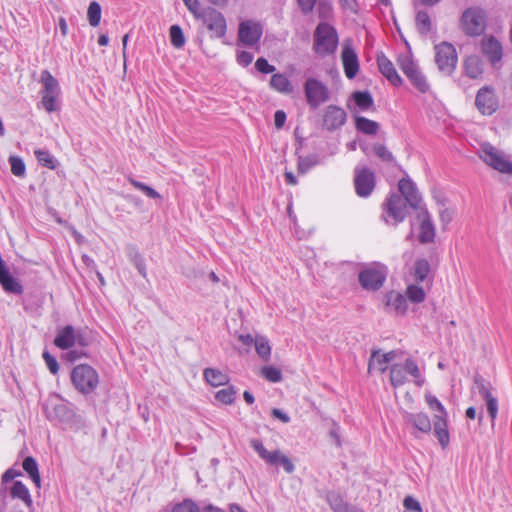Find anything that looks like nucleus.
<instances>
[{
    "instance_id": "obj_1",
    "label": "nucleus",
    "mask_w": 512,
    "mask_h": 512,
    "mask_svg": "<svg viewBox=\"0 0 512 512\" xmlns=\"http://www.w3.org/2000/svg\"><path fill=\"white\" fill-rule=\"evenodd\" d=\"M400 194L392 193L383 204V219L387 224L397 225L407 216L409 205L413 209L421 208L422 198L415 184L403 178L398 183Z\"/></svg>"
},
{
    "instance_id": "obj_2",
    "label": "nucleus",
    "mask_w": 512,
    "mask_h": 512,
    "mask_svg": "<svg viewBox=\"0 0 512 512\" xmlns=\"http://www.w3.org/2000/svg\"><path fill=\"white\" fill-rule=\"evenodd\" d=\"M425 401L429 408L436 411L433 419V432L442 448H446L450 442L447 424V411L442 403L433 395L426 394Z\"/></svg>"
},
{
    "instance_id": "obj_3",
    "label": "nucleus",
    "mask_w": 512,
    "mask_h": 512,
    "mask_svg": "<svg viewBox=\"0 0 512 512\" xmlns=\"http://www.w3.org/2000/svg\"><path fill=\"white\" fill-rule=\"evenodd\" d=\"M71 381L79 393L88 395L97 388L99 383V375L97 371L90 365L80 364L72 369Z\"/></svg>"
},
{
    "instance_id": "obj_4",
    "label": "nucleus",
    "mask_w": 512,
    "mask_h": 512,
    "mask_svg": "<svg viewBox=\"0 0 512 512\" xmlns=\"http://www.w3.org/2000/svg\"><path fill=\"white\" fill-rule=\"evenodd\" d=\"M338 45V35L334 27L320 23L314 32L313 49L320 56L333 54Z\"/></svg>"
},
{
    "instance_id": "obj_5",
    "label": "nucleus",
    "mask_w": 512,
    "mask_h": 512,
    "mask_svg": "<svg viewBox=\"0 0 512 512\" xmlns=\"http://www.w3.org/2000/svg\"><path fill=\"white\" fill-rule=\"evenodd\" d=\"M40 83L42 84L41 103L44 109L49 113L56 111L58 109L57 98L60 94L58 80L48 70H43L40 75Z\"/></svg>"
},
{
    "instance_id": "obj_6",
    "label": "nucleus",
    "mask_w": 512,
    "mask_h": 512,
    "mask_svg": "<svg viewBox=\"0 0 512 512\" xmlns=\"http://www.w3.org/2000/svg\"><path fill=\"white\" fill-rule=\"evenodd\" d=\"M487 24V15L479 7L467 8L461 17V28L463 32L471 37L480 36L484 33Z\"/></svg>"
},
{
    "instance_id": "obj_7",
    "label": "nucleus",
    "mask_w": 512,
    "mask_h": 512,
    "mask_svg": "<svg viewBox=\"0 0 512 512\" xmlns=\"http://www.w3.org/2000/svg\"><path fill=\"white\" fill-rule=\"evenodd\" d=\"M407 374H410L414 378V382L417 386L424 384V378L421 375L417 363L408 358L404 364H394L390 368V382L393 387H399L406 383Z\"/></svg>"
},
{
    "instance_id": "obj_8",
    "label": "nucleus",
    "mask_w": 512,
    "mask_h": 512,
    "mask_svg": "<svg viewBox=\"0 0 512 512\" xmlns=\"http://www.w3.org/2000/svg\"><path fill=\"white\" fill-rule=\"evenodd\" d=\"M250 446L255 450L258 456L264 460L269 465L281 466L284 471L288 474H291L295 470V465L284 455L280 450H274L272 452L268 451L263 443L256 438L250 440Z\"/></svg>"
},
{
    "instance_id": "obj_9",
    "label": "nucleus",
    "mask_w": 512,
    "mask_h": 512,
    "mask_svg": "<svg viewBox=\"0 0 512 512\" xmlns=\"http://www.w3.org/2000/svg\"><path fill=\"white\" fill-rule=\"evenodd\" d=\"M211 32L212 37L222 38L227 31V23L224 15L215 8L207 7L195 17Z\"/></svg>"
},
{
    "instance_id": "obj_10",
    "label": "nucleus",
    "mask_w": 512,
    "mask_h": 512,
    "mask_svg": "<svg viewBox=\"0 0 512 512\" xmlns=\"http://www.w3.org/2000/svg\"><path fill=\"white\" fill-rule=\"evenodd\" d=\"M481 159L493 169L506 174H512V161L490 143L481 146Z\"/></svg>"
},
{
    "instance_id": "obj_11",
    "label": "nucleus",
    "mask_w": 512,
    "mask_h": 512,
    "mask_svg": "<svg viewBox=\"0 0 512 512\" xmlns=\"http://www.w3.org/2000/svg\"><path fill=\"white\" fill-rule=\"evenodd\" d=\"M304 94L308 106L317 109L330 99L328 87L320 80L310 77L304 83Z\"/></svg>"
},
{
    "instance_id": "obj_12",
    "label": "nucleus",
    "mask_w": 512,
    "mask_h": 512,
    "mask_svg": "<svg viewBox=\"0 0 512 512\" xmlns=\"http://www.w3.org/2000/svg\"><path fill=\"white\" fill-rule=\"evenodd\" d=\"M435 63L442 73L451 75L457 64V52L455 47L446 41L436 45Z\"/></svg>"
},
{
    "instance_id": "obj_13",
    "label": "nucleus",
    "mask_w": 512,
    "mask_h": 512,
    "mask_svg": "<svg viewBox=\"0 0 512 512\" xmlns=\"http://www.w3.org/2000/svg\"><path fill=\"white\" fill-rule=\"evenodd\" d=\"M354 186L359 197L366 198L370 196L376 186L374 172L366 166H356L354 170Z\"/></svg>"
},
{
    "instance_id": "obj_14",
    "label": "nucleus",
    "mask_w": 512,
    "mask_h": 512,
    "mask_svg": "<svg viewBox=\"0 0 512 512\" xmlns=\"http://www.w3.org/2000/svg\"><path fill=\"white\" fill-rule=\"evenodd\" d=\"M387 276V271L382 267H369L359 273L358 280L363 289L368 291L379 290Z\"/></svg>"
},
{
    "instance_id": "obj_15",
    "label": "nucleus",
    "mask_w": 512,
    "mask_h": 512,
    "mask_svg": "<svg viewBox=\"0 0 512 512\" xmlns=\"http://www.w3.org/2000/svg\"><path fill=\"white\" fill-rule=\"evenodd\" d=\"M474 383L479 391V394L486 402L487 412L491 418L492 424H494L498 414V400L492 395V385L479 374L475 375Z\"/></svg>"
},
{
    "instance_id": "obj_16",
    "label": "nucleus",
    "mask_w": 512,
    "mask_h": 512,
    "mask_svg": "<svg viewBox=\"0 0 512 512\" xmlns=\"http://www.w3.org/2000/svg\"><path fill=\"white\" fill-rule=\"evenodd\" d=\"M475 105L483 115H492L498 109V98L495 91L490 86H484L477 92Z\"/></svg>"
},
{
    "instance_id": "obj_17",
    "label": "nucleus",
    "mask_w": 512,
    "mask_h": 512,
    "mask_svg": "<svg viewBox=\"0 0 512 512\" xmlns=\"http://www.w3.org/2000/svg\"><path fill=\"white\" fill-rule=\"evenodd\" d=\"M347 120V114L339 106L329 105L325 108L323 114V128L328 131H334L341 128Z\"/></svg>"
},
{
    "instance_id": "obj_18",
    "label": "nucleus",
    "mask_w": 512,
    "mask_h": 512,
    "mask_svg": "<svg viewBox=\"0 0 512 512\" xmlns=\"http://www.w3.org/2000/svg\"><path fill=\"white\" fill-rule=\"evenodd\" d=\"M239 40L247 45H255L262 36V26L251 21L241 22L238 31Z\"/></svg>"
},
{
    "instance_id": "obj_19",
    "label": "nucleus",
    "mask_w": 512,
    "mask_h": 512,
    "mask_svg": "<svg viewBox=\"0 0 512 512\" xmlns=\"http://www.w3.org/2000/svg\"><path fill=\"white\" fill-rule=\"evenodd\" d=\"M341 60L346 77L354 79L359 71V60L355 50L348 43L343 45Z\"/></svg>"
},
{
    "instance_id": "obj_20",
    "label": "nucleus",
    "mask_w": 512,
    "mask_h": 512,
    "mask_svg": "<svg viewBox=\"0 0 512 512\" xmlns=\"http://www.w3.org/2000/svg\"><path fill=\"white\" fill-rule=\"evenodd\" d=\"M377 65L380 72L392 85L398 87L402 84V78L397 73L393 63L384 55V53L377 55Z\"/></svg>"
},
{
    "instance_id": "obj_21",
    "label": "nucleus",
    "mask_w": 512,
    "mask_h": 512,
    "mask_svg": "<svg viewBox=\"0 0 512 512\" xmlns=\"http://www.w3.org/2000/svg\"><path fill=\"white\" fill-rule=\"evenodd\" d=\"M419 210L418 217L421 219L419 241L423 244L431 243L435 238V227L428 211L422 207Z\"/></svg>"
},
{
    "instance_id": "obj_22",
    "label": "nucleus",
    "mask_w": 512,
    "mask_h": 512,
    "mask_svg": "<svg viewBox=\"0 0 512 512\" xmlns=\"http://www.w3.org/2000/svg\"><path fill=\"white\" fill-rule=\"evenodd\" d=\"M404 421L415 428L418 432L428 434L432 430V424L427 414L423 412H406L403 416Z\"/></svg>"
},
{
    "instance_id": "obj_23",
    "label": "nucleus",
    "mask_w": 512,
    "mask_h": 512,
    "mask_svg": "<svg viewBox=\"0 0 512 512\" xmlns=\"http://www.w3.org/2000/svg\"><path fill=\"white\" fill-rule=\"evenodd\" d=\"M481 49L483 54L493 65L500 62L503 57V51L500 42L492 36L482 40Z\"/></svg>"
},
{
    "instance_id": "obj_24",
    "label": "nucleus",
    "mask_w": 512,
    "mask_h": 512,
    "mask_svg": "<svg viewBox=\"0 0 512 512\" xmlns=\"http://www.w3.org/2000/svg\"><path fill=\"white\" fill-rule=\"evenodd\" d=\"M75 339V328L72 325H66L58 329L54 345L61 350H68L75 345Z\"/></svg>"
},
{
    "instance_id": "obj_25",
    "label": "nucleus",
    "mask_w": 512,
    "mask_h": 512,
    "mask_svg": "<svg viewBox=\"0 0 512 512\" xmlns=\"http://www.w3.org/2000/svg\"><path fill=\"white\" fill-rule=\"evenodd\" d=\"M385 306L396 314H404L407 310V299L399 292L390 291L385 296Z\"/></svg>"
},
{
    "instance_id": "obj_26",
    "label": "nucleus",
    "mask_w": 512,
    "mask_h": 512,
    "mask_svg": "<svg viewBox=\"0 0 512 512\" xmlns=\"http://www.w3.org/2000/svg\"><path fill=\"white\" fill-rule=\"evenodd\" d=\"M270 87L282 94H290L293 92V86L286 75L282 73L273 74L270 79Z\"/></svg>"
},
{
    "instance_id": "obj_27",
    "label": "nucleus",
    "mask_w": 512,
    "mask_h": 512,
    "mask_svg": "<svg viewBox=\"0 0 512 512\" xmlns=\"http://www.w3.org/2000/svg\"><path fill=\"white\" fill-rule=\"evenodd\" d=\"M205 380L214 387L226 385L229 382V377L226 373L213 369L206 368L203 372Z\"/></svg>"
},
{
    "instance_id": "obj_28",
    "label": "nucleus",
    "mask_w": 512,
    "mask_h": 512,
    "mask_svg": "<svg viewBox=\"0 0 512 512\" xmlns=\"http://www.w3.org/2000/svg\"><path fill=\"white\" fill-rule=\"evenodd\" d=\"M466 75L472 79L478 78L483 73L482 62L478 56L467 57L464 63Z\"/></svg>"
},
{
    "instance_id": "obj_29",
    "label": "nucleus",
    "mask_w": 512,
    "mask_h": 512,
    "mask_svg": "<svg viewBox=\"0 0 512 512\" xmlns=\"http://www.w3.org/2000/svg\"><path fill=\"white\" fill-rule=\"evenodd\" d=\"M10 495L14 499L22 500L27 506L32 505V498L28 488L21 482L15 481L10 489Z\"/></svg>"
},
{
    "instance_id": "obj_30",
    "label": "nucleus",
    "mask_w": 512,
    "mask_h": 512,
    "mask_svg": "<svg viewBox=\"0 0 512 512\" xmlns=\"http://www.w3.org/2000/svg\"><path fill=\"white\" fill-rule=\"evenodd\" d=\"M23 470L29 475L37 487L41 485L38 464L32 456H27L22 462Z\"/></svg>"
},
{
    "instance_id": "obj_31",
    "label": "nucleus",
    "mask_w": 512,
    "mask_h": 512,
    "mask_svg": "<svg viewBox=\"0 0 512 512\" xmlns=\"http://www.w3.org/2000/svg\"><path fill=\"white\" fill-rule=\"evenodd\" d=\"M356 129L366 135H374L378 132L379 124L363 116L355 117Z\"/></svg>"
},
{
    "instance_id": "obj_32",
    "label": "nucleus",
    "mask_w": 512,
    "mask_h": 512,
    "mask_svg": "<svg viewBox=\"0 0 512 512\" xmlns=\"http://www.w3.org/2000/svg\"><path fill=\"white\" fill-rule=\"evenodd\" d=\"M321 163V159L317 154H310L307 156H299L297 163V170L299 174H305L310 169Z\"/></svg>"
},
{
    "instance_id": "obj_33",
    "label": "nucleus",
    "mask_w": 512,
    "mask_h": 512,
    "mask_svg": "<svg viewBox=\"0 0 512 512\" xmlns=\"http://www.w3.org/2000/svg\"><path fill=\"white\" fill-rule=\"evenodd\" d=\"M34 155L41 166L51 170L56 169L58 161L48 150L36 149Z\"/></svg>"
},
{
    "instance_id": "obj_34",
    "label": "nucleus",
    "mask_w": 512,
    "mask_h": 512,
    "mask_svg": "<svg viewBox=\"0 0 512 512\" xmlns=\"http://www.w3.org/2000/svg\"><path fill=\"white\" fill-rule=\"evenodd\" d=\"M389 359L383 356L379 351H374L369 360V371L377 369L381 373L385 372L388 368Z\"/></svg>"
},
{
    "instance_id": "obj_35",
    "label": "nucleus",
    "mask_w": 512,
    "mask_h": 512,
    "mask_svg": "<svg viewBox=\"0 0 512 512\" xmlns=\"http://www.w3.org/2000/svg\"><path fill=\"white\" fill-rule=\"evenodd\" d=\"M430 272V264L426 259H418L414 263L413 275L417 282H423Z\"/></svg>"
},
{
    "instance_id": "obj_36",
    "label": "nucleus",
    "mask_w": 512,
    "mask_h": 512,
    "mask_svg": "<svg viewBox=\"0 0 512 512\" xmlns=\"http://www.w3.org/2000/svg\"><path fill=\"white\" fill-rule=\"evenodd\" d=\"M406 77L421 93H426L428 91L429 84L427 83L426 77L423 75L419 68L414 70L413 73L406 75Z\"/></svg>"
},
{
    "instance_id": "obj_37",
    "label": "nucleus",
    "mask_w": 512,
    "mask_h": 512,
    "mask_svg": "<svg viewBox=\"0 0 512 512\" xmlns=\"http://www.w3.org/2000/svg\"><path fill=\"white\" fill-rule=\"evenodd\" d=\"M397 63L405 75H409L419 68L410 53L399 55Z\"/></svg>"
},
{
    "instance_id": "obj_38",
    "label": "nucleus",
    "mask_w": 512,
    "mask_h": 512,
    "mask_svg": "<svg viewBox=\"0 0 512 512\" xmlns=\"http://www.w3.org/2000/svg\"><path fill=\"white\" fill-rule=\"evenodd\" d=\"M416 27L420 34L427 35L432 27L430 16L426 11H418L416 14Z\"/></svg>"
},
{
    "instance_id": "obj_39",
    "label": "nucleus",
    "mask_w": 512,
    "mask_h": 512,
    "mask_svg": "<svg viewBox=\"0 0 512 512\" xmlns=\"http://www.w3.org/2000/svg\"><path fill=\"white\" fill-rule=\"evenodd\" d=\"M353 99L356 103V105L361 110H368L370 107L373 106V98L371 94L368 91H356L353 93Z\"/></svg>"
},
{
    "instance_id": "obj_40",
    "label": "nucleus",
    "mask_w": 512,
    "mask_h": 512,
    "mask_svg": "<svg viewBox=\"0 0 512 512\" xmlns=\"http://www.w3.org/2000/svg\"><path fill=\"white\" fill-rule=\"evenodd\" d=\"M255 350L263 360L267 361L270 358L271 347L267 338L263 336H257L255 338Z\"/></svg>"
},
{
    "instance_id": "obj_41",
    "label": "nucleus",
    "mask_w": 512,
    "mask_h": 512,
    "mask_svg": "<svg viewBox=\"0 0 512 512\" xmlns=\"http://www.w3.org/2000/svg\"><path fill=\"white\" fill-rule=\"evenodd\" d=\"M326 501L334 512H340L345 506L348 505L342 496L334 491H329L326 494Z\"/></svg>"
},
{
    "instance_id": "obj_42",
    "label": "nucleus",
    "mask_w": 512,
    "mask_h": 512,
    "mask_svg": "<svg viewBox=\"0 0 512 512\" xmlns=\"http://www.w3.org/2000/svg\"><path fill=\"white\" fill-rule=\"evenodd\" d=\"M236 390L233 386H228L216 392L215 399L225 405H230L235 401Z\"/></svg>"
},
{
    "instance_id": "obj_43",
    "label": "nucleus",
    "mask_w": 512,
    "mask_h": 512,
    "mask_svg": "<svg viewBox=\"0 0 512 512\" xmlns=\"http://www.w3.org/2000/svg\"><path fill=\"white\" fill-rule=\"evenodd\" d=\"M88 21L92 27L99 25L101 20V6L98 2L92 1L87 11Z\"/></svg>"
},
{
    "instance_id": "obj_44",
    "label": "nucleus",
    "mask_w": 512,
    "mask_h": 512,
    "mask_svg": "<svg viewBox=\"0 0 512 512\" xmlns=\"http://www.w3.org/2000/svg\"><path fill=\"white\" fill-rule=\"evenodd\" d=\"M128 181L138 190L143 192L147 197L151 199H161V195L152 187L134 179L133 177H128Z\"/></svg>"
},
{
    "instance_id": "obj_45",
    "label": "nucleus",
    "mask_w": 512,
    "mask_h": 512,
    "mask_svg": "<svg viewBox=\"0 0 512 512\" xmlns=\"http://www.w3.org/2000/svg\"><path fill=\"white\" fill-rule=\"evenodd\" d=\"M170 41L177 49L182 48L185 45V36L179 25H172L170 27Z\"/></svg>"
},
{
    "instance_id": "obj_46",
    "label": "nucleus",
    "mask_w": 512,
    "mask_h": 512,
    "mask_svg": "<svg viewBox=\"0 0 512 512\" xmlns=\"http://www.w3.org/2000/svg\"><path fill=\"white\" fill-rule=\"evenodd\" d=\"M9 164L11 166V172L17 177H24L26 174V165L23 159L19 156H10Z\"/></svg>"
},
{
    "instance_id": "obj_47",
    "label": "nucleus",
    "mask_w": 512,
    "mask_h": 512,
    "mask_svg": "<svg viewBox=\"0 0 512 512\" xmlns=\"http://www.w3.org/2000/svg\"><path fill=\"white\" fill-rule=\"evenodd\" d=\"M48 417H52V414L49 413ZM53 417L60 421H68L72 417V411L65 404H56L53 407Z\"/></svg>"
},
{
    "instance_id": "obj_48",
    "label": "nucleus",
    "mask_w": 512,
    "mask_h": 512,
    "mask_svg": "<svg viewBox=\"0 0 512 512\" xmlns=\"http://www.w3.org/2000/svg\"><path fill=\"white\" fill-rule=\"evenodd\" d=\"M407 296L413 303H421L425 299V291L417 285H410L407 288Z\"/></svg>"
},
{
    "instance_id": "obj_49",
    "label": "nucleus",
    "mask_w": 512,
    "mask_h": 512,
    "mask_svg": "<svg viewBox=\"0 0 512 512\" xmlns=\"http://www.w3.org/2000/svg\"><path fill=\"white\" fill-rule=\"evenodd\" d=\"M262 375L270 382L277 383L282 379V372L274 366H264L262 368Z\"/></svg>"
},
{
    "instance_id": "obj_50",
    "label": "nucleus",
    "mask_w": 512,
    "mask_h": 512,
    "mask_svg": "<svg viewBox=\"0 0 512 512\" xmlns=\"http://www.w3.org/2000/svg\"><path fill=\"white\" fill-rule=\"evenodd\" d=\"M171 512H200V509L194 501L185 499L174 505Z\"/></svg>"
},
{
    "instance_id": "obj_51",
    "label": "nucleus",
    "mask_w": 512,
    "mask_h": 512,
    "mask_svg": "<svg viewBox=\"0 0 512 512\" xmlns=\"http://www.w3.org/2000/svg\"><path fill=\"white\" fill-rule=\"evenodd\" d=\"M130 258L139 274L146 278L147 272L144 258L136 250L131 251Z\"/></svg>"
},
{
    "instance_id": "obj_52",
    "label": "nucleus",
    "mask_w": 512,
    "mask_h": 512,
    "mask_svg": "<svg viewBox=\"0 0 512 512\" xmlns=\"http://www.w3.org/2000/svg\"><path fill=\"white\" fill-rule=\"evenodd\" d=\"M317 12L320 18L327 19L331 16L333 8L328 0H319L317 3Z\"/></svg>"
},
{
    "instance_id": "obj_53",
    "label": "nucleus",
    "mask_w": 512,
    "mask_h": 512,
    "mask_svg": "<svg viewBox=\"0 0 512 512\" xmlns=\"http://www.w3.org/2000/svg\"><path fill=\"white\" fill-rule=\"evenodd\" d=\"M374 153L383 162L391 163L394 161L392 153L382 144H375L373 147Z\"/></svg>"
},
{
    "instance_id": "obj_54",
    "label": "nucleus",
    "mask_w": 512,
    "mask_h": 512,
    "mask_svg": "<svg viewBox=\"0 0 512 512\" xmlns=\"http://www.w3.org/2000/svg\"><path fill=\"white\" fill-rule=\"evenodd\" d=\"M42 357L50 373L56 375L59 371V364L56 358L53 355H51L47 350H44Z\"/></svg>"
},
{
    "instance_id": "obj_55",
    "label": "nucleus",
    "mask_w": 512,
    "mask_h": 512,
    "mask_svg": "<svg viewBox=\"0 0 512 512\" xmlns=\"http://www.w3.org/2000/svg\"><path fill=\"white\" fill-rule=\"evenodd\" d=\"M255 68L257 71L263 74L273 73L276 70L275 66L270 65L268 61L263 57H260L256 60Z\"/></svg>"
},
{
    "instance_id": "obj_56",
    "label": "nucleus",
    "mask_w": 512,
    "mask_h": 512,
    "mask_svg": "<svg viewBox=\"0 0 512 512\" xmlns=\"http://www.w3.org/2000/svg\"><path fill=\"white\" fill-rule=\"evenodd\" d=\"M403 506L406 510L412 511V512H423L422 507L415 498L412 496H406L403 500Z\"/></svg>"
},
{
    "instance_id": "obj_57",
    "label": "nucleus",
    "mask_w": 512,
    "mask_h": 512,
    "mask_svg": "<svg viewBox=\"0 0 512 512\" xmlns=\"http://www.w3.org/2000/svg\"><path fill=\"white\" fill-rule=\"evenodd\" d=\"M300 10L303 14L307 15L311 13L317 3V0H297Z\"/></svg>"
},
{
    "instance_id": "obj_58",
    "label": "nucleus",
    "mask_w": 512,
    "mask_h": 512,
    "mask_svg": "<svg viewBox=\"0 0 512 512\" xmlns=\"http://www.w3.org/2000/svg\"><path fill=\"white\" fill-rule=\"evenodd\" d=\"M441 204H442V206H445L444 202H441ZM439 216H440V221L444 225H447V224H449L452 221L453 211L451 209H449V208L443 207L439 211Z\"/></svg>"
},
{
    "instance_id": "obj_59",
    "label": "nucleus",
    "mask_w": 512,
    "mask_h": 512,
    "mask_svg": "<svg viewBox=\"0 0 512 512\" xmlns=\"http://www.w3.org/2000/svg\"><path fill=\"white\" fill-rule=\"evenodd\" d=\"M237 61L240 65L247 67L253 61V54L248 51H241L237 55Z\"/></svg>"
},
{
    "instance_id": "obj_60",
    "label": "nucleus",
    "mask_w": 512,
    "mask_h": 512,
    "mask_svg": "<svg viewBox=\"0 0 512 512\" xmlns=\"http://www.w3.org/2000/svg\"><path fill=\"white\" fill-rule=\"evenodd\" d=\"M187 9L196 17L202 9L199 0H182Z\"/></svg>"
},
{
    "instance_id": "obj_61",
    "label": "nucleus",
    "mask_w": 512,
    "mask_h": 512,
    "mask_svg": "<svg viewBox=\"0 0 512 512\" xmlns=\"http://www.w3.org/2000/svg\"><path fill=\"white\" fill-rule=\"evenodd\" d=\"M21 475H22V473L20 470H16L14 468H9L3 473L1 480H2V483H6V482H9V481L15 479L18 476H21Z\"/></svg>"
},
{
    "instance_id": "obj_62",
    "label": "nucleus",
    "mask_w": 512,
    "mask_h": 512,
    "mask_svg": "<svg viewBox=\"0 0 512 512\" xmlns=\"http://www.w3.org/2000/svg\"><path fill=\"white\" fill-rule=\"evenodd\" d=\"M286 121V113L283 110H277L274 114V124L277 129H281Z\"/></svg>"
},
{
    "instance_id": "obj_63",
    "label": "nucleus",
    "mask_w": 512,
    "mask_h": 512,
    "mask_svg": "<svg viewBox=\"0 0 512 512\" xmlns=\"http://www.w3.org/2000/svg\"><path fill=\"white\" fill-rule=\"evenodd\" d=\"M271 415L276 418V419H279L281 422L283 423H289L290 422V417L288 414H286L285 412H283L281 409H278V408H273L271 410Z\"/></svg>"
},
{
    "instance_id": "obj_64",
    "label": "nucleus",
    "mask_w": 512,
    "mask_h": 512,
    "mask_svg": "<svg viewBox=\"0 0 512 512\" xmlns=\"http://www.w3.org/2000/svg\"><path fill=\"white\" fill-rule=\"evenodd\" d=\"M87 356L82 350H70L66 353V359L70 362H74L82 357Z\"/></svg>"
}]
</instances>
